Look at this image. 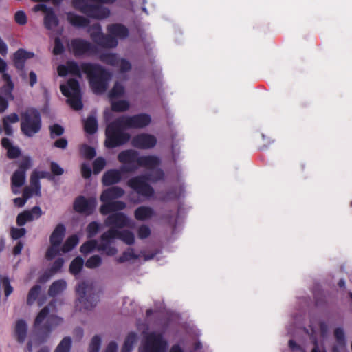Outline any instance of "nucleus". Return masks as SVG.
Segmentation results:
<instances>
[{"instance_id":"4be33fe9","label":"nucleus","mask_w":352,"mask_h":352,"mask_svg":"<svg viewBox=\"0 0 352 352\" xmlns=\"http://www.w3.org/2000/svg\"><path fill=\"white\" fill-rule=\"evenodd\" d=\"M108 32L115 38H125L129 36L128 28L121 23H113L107 26Z\"/></svg>"},{"instance_id":"f8f14e48","label":"nucleus","mask_w":352,"mask_h":352,"mask_svg":"<svg viewBox=\"0 0 352 352\" xmlns=\"http://www.w3.org/2000/svg\"><path fill=\"white\" fill-rule=\"evenodd\" d=\"M92 28L95 31L91 34V37L98 45L105 48H113L118 45L117 38L109 33V34H104L101 31L100 24H94Z\"/></svg>"},{"instance_id":"aec40b11","label":"nucleus","mask_w":352,"mask_h":352,"mask_svg":"<svg viewBox=\"0 0 352 352\" xmlns=\"http://www.w3.org/2000/svg\"><path fill=\"white\" fill-rule=\"evenodd\" d=\"M28 333V324L23 319H19L16 322L14 335L16 341L22 344L25 342Z\"/></svg>"},{"instance_id":"72a5a7b5","label":"nucleus","mask_w":352,"mask_h":352,"mask_svg":"<svg viewBox=\"0 0 352 352\" xmlns=\"http://www.w3.org/2000/svg\"><path fill=\"white\" fill-rule=\"evenodd\" d=\"M160 165V164L154 168L151 169V170H153L151 173L146 175L148 176V180L153 183L157 182L164 179V173L163 170L161 168L155 169V168L158 167Z\"/></svg>"},{"instance_id":"bb28decb","label":"nucleus","mask_w":352,"mask_h":352,"mask_svg":"<svg viewBox=\"0 0 352 352\" xmlns=\"http://www.w3.org/2000/svg\"><path fill=\"white\" fill-rule=\"evenodd\" d=\"M26 174L22 173L19 170H16L12 177H11V184H12V190L13 193L16 194L17 192L14 190V187H21L25 182Z\"/></svg>"},{"instance_id":"774afa93","label":"nucleus","mask_w":352,"mask_h":352,"mask_svg":"<svg viewBox=\"0 0 352 352\" xmlns=\"http://www.w3.org/2000/svg\"><path fill=\"white\" fill-rule=\"evenodd\" d=\"M50 168L52 173L56 176H59L63 174L64 170L61 168L56 162H52L50 164Z\"/></svg>"},{"instance_id":"9d476101","label":"nucleus","mask_w":352,"mask_h":352,"mask_svg":"<svg viewBox=\"0 0 352 352\" xmlns=\"http://www.w3.org/2000/svg\"><path fill=\"white\" fill-rule=\"evenodd\" d=\"M118 230L114 228H110L107 232L100 236L101 242L98 245V251H103L107 256H114L118 250L115 247L111 245V242L115 239L119 237Z\"/></svg>"},{"instance_id":"3c124183","label":"nucleus","mask_w":352,"mask_h":352,"mask_svg":"<svg viewBox=\"0 0 352 352\" xmlns=\"http://www.w3.org/2000/svg\"><path fill=\"white\" fill-rule=\"evenodd\" d=\"M32 159L29 156H24L19 164L17 170L26 174V171L32 166Z\"/></svg>"},{"instance_id":"de8ad7c7","label":"nucleus","mask_w":352,"mask_h":352,"mask_svg":"<svg viewBox=\"0 0 352 352\" xmlns=\"http://www.w3.org/2000/svg\"><path fill=\"white\" fill-rule=\"evenodd\" d=\"M102 264V258L99 255H94L89 257L85 262V266L89 269H94Z\"/></svg>"},{"instance_id":"ea45409f","label":"nucleus","mask_w":352,"mask_h":352,"mask_svg":"<svg viewBox=\"0 0 352 352\" xmlns=\"http://www.w3.org/2000/svg\"><path fill=\"white\" fill-rule=\"evenodd\" d=\"M30 184L32 190H34L35 194L37 195H41V184L39 182V177L37 176V171L34 170L30 176Z\"/></svg>"},{"instance_id":"a211bd4d","label":"nucleus","mask_w":352,"mask_h":352,"mask_svg":"<svg viewBox=\"0 0 352 352\" xmlns=\"http://www.w3.org/2000/svg\"><path fill=\"white\" fill-rule=\"evenodd\" d=\"M60 89L61 93L68 98L67 102L73 109L78 111L82 109L83 105L81 100V94L71 95L70 91L65 85H61Z\"/></svg>"},{"instance_id":"f03ea898","label":"nucleus","mask_w":352,"mask_h":352,"mask_svg":"<svg viewBox=\"0 0 352 352\" xmlns=\"http://www.w3.org/2000/svg\"><path fill=\"white\" fill-rule=\"evenodd\" d=\"M82 72L86 74L94 93L101 94L106 91L111 74L102 65L92 63H81Z\"/></svg>"},{"instance_id":"2eb2a0df","label":"nucleus","mask_w":352,"mask_h":352,"mask_svg":"<svg viewBox=\"0 0 352 352\" xmlns=\"http://www.w3.org/2000/svg\"><path fill=\"white\" fill-rule=\"evenodd\" d=\"M96 206V201L94 198L86 199L84 196L80 195L74 201V210L80 214L91 215L93 214Z\"/></svg>"},{"instance_id":"052dcab7","label":"nucleus","mask_w":352,"mask_h":352,"mask_svg":"<svg viewBox=\"0 0 352 352\" xmlns=\"http://www.w3.org/2000/svg\"><path fill=\"white\" fill-rule=\"evenodd\" d=\"M64 46L59 37H56L54 39V47L53 49V53L55 55H60L64 52Z\"/></svg>"},{"instance_id":"2f4dec72","label":"nucleus","mask_w":352,"mask_h":352,"mask_svg":"<svg viewBox=\"0 0 352 352\" xmlns=\"http://www.w3.org/2000/svg\"><path fill=\"white\" fill-rule=\"evenodd\" d=\"M80 153L84 158L89 160L94 159L96 155L95 148L85 144L80 146Z\"/></svg>"},{"instance_id":"f704fd0d","label":"nucleus","mask_w":352,"mask_h":352,"mask_svg":"<svg viewBox=\"0 0 352 352\" xmlns=\"http://www.w3.org/2000/svg\"><path fill=\"white\" fill-rule=\"evenodd\" d=\"M100 59L102 62L112 66H116L119 63V60L117 55L113 53L102 54L100 55Z\"/></svg>"},{"instance_id":"c85d7f7f","label":"nucleus","mask_w":352,"mask_h":352,"mask_svg":"<svg viewBox=\"0 0 352 352\" xmlns=\"http://www.w3.org/2000/svg\"><path fill=\"white\" fill-rule=\"evenodd\" d=\"M78 242L79 239L76 235L74 234L69 236L61 246V252H63V253L70 252L73 248H74L78 245Z\"/></svg>"},{"instance_id":"b1692460","label":"nucleus","mask_w":352,"mask_h":352,"mask_svg":"<svg viewBox=\"0 0 352 352\" xmlns=\"http://www.w3.org/2000/svg\"><path fill=\"white\" fill-rule=\"evenodd\" d=\"M154 215V210L149 206H139L135 209L134 212V217L138 221H144L146 219H148Z\"/></svg>"},{"instance_id":"49530a36","label":"nucleus","mask_w":352,"mask_h":352,"mask_svg":"<svg viewBox=\"0 0 352 352\" xmlns=\"http://www.w3.org/2000/svg\"><path fill=\"white\" fill-rule=\"evenodd\" d=\"M106 160L102 157H97L93 162V171L95 175L99 174L106 166Z\"/></svg>"},{"instance_id":"7c9ffc66","label":"nucleus","mask_w":352,"mask_h":352,"mask_svg":"<svg viewBox=\"0 0 352 352\" xmlns=\"http://www.w3.org/2000/svg\"><path fill=\"white\" fill-rule=\"evenodd\" d=\"M84 264V260L82 258L78 256L75 258L70 263L69 272L74 275L78 274L82 269Z\"/></svg>"},{"instance_id":"39448f33","label":"nucleus","mask_w":352,"mask_h":352,"mask_svg":"<svg viewBox=\"0 0 352 352\" xmlns=\"http://www.w3.org/2000/svg\"><path fill=\"white\" fill-rule=\"evenodd\" d=\"M124 190L119 186H113L103 190L100 197V200L103 204L100 208V212L102 215H107L113 212H118L126 208V204L122 201H113L122 197Z\"/></svg>"},{"instance_id":"8fccbe9b","label":"nucleus","mask_w":352,"mask_h":352,"mask_svg":"<svg viewBox=\"0 0 352 352\" xmlns=\"http://www.w3.org/2000/svg\"><path fill=\"white\" fill-rule=\"evenodd\" d=\"M100 229V225L96 221L89 223L87 227V234L88 238H92L96 235Z\"/></svg>"},{"instance_id":"69168bd1","label":"nucleus","mask_w":352,"mask_h":352,"mask_svg":"<svg viewBox=\"0 0 352 352\" xmlns=\"http://www.w3.org/2000/svg\"><path fill=\"white\" fill-rule=\"evenodd\" d=\"M120 71L122 73L127 72L131 69V63L125 59V58H121L120 60Z\"/></svg>"},{"instance_id":"4468645a","label":"nucleus","mask_w":352,"mask_h":352,"mask_svg":"<svg viewBox=\"0 0 352 352\" xmlns=\"http://www.w3.org/2000/svg\"><path fill=\"white\" fill-rule=\"evenodd\" d=\"M71 48L74 55L80 56L85 54H92L96 52V47L88 41L77 38L71 41Z\"/></svg>"},{"instance_id":"37998d69","label":"nucleus","mask_w":352,"mask_h":352,"mask_svg":"<svg viewBox=\"0 0 352 352\" xmlns=\"http://www.w3.org/2000/svg\"><path fill=\"white\" fill-rule=\"evenodd\" d=\"M71 92V95L81 94L79 82L75 78H70L67 80V85Z\"/></svg>"},{"instance_id":"c756f323","label":"nucleus","mask_w":352,"mask_h":352,"mask_svg":"<svg viewBox=\"0 0 352 352\" xmlns=\"http://www.w3.org/2000/svg\"><path fill=\"white\" fill-rule=\"evenodd\" d=\"M63 264H64L63 258H58L57 259H56L49 270L50 274H47V273H46L45 275H43L42 277H41V280L42 281H45L46 280H47V278L52 274H54L59 272L61 270V268L63 267Z\"/></svg>"},{"instance_id":"7ed1b4c3","label":"nucleus","mask_w":352,"mask_h":352,"mask_svg":"<svg viewBox=\"0 0 352 352\" xmlns=\"http://www.w3.org/2000/svg\"><path fill=\"white\" fill-rule=\"evenodd\" d=\"M51 303L44 307L37 314L34 322V329L39 343L49 338L52 330L60 324L63 319L56 315H50Z\"/></svg>"},{"instance_id":"c03bdc74","label":"nucleus","mask_w":352,"mask_h":352,"mask_svg":"<svg viewBox=\"0 0 352 352\" xmlns=\"http://www.w3.org/2000/svg\"><path fill=\"white\" fill-rule=\"evenodd\" d=\"M138 256L134 253L133 248H129L124 251L122 254L118 258L117 261L118 263H124L133 259H137Z\"/></svg>"},{"instance_id":"4c0bfd02","label":"nucleus","mask_w":352,"mask_h":352,"mask_svg":"<svg viewBox=\"0 0 352 352\" xmlns=\"http://www.w3.org/2000/svg\"><path fill=\"white\" fill-rule=\"evenodd\" d=\"M129 102L127 100H118L111 103V109L115 112H124L129 109Z\"/></svg>"},{"instance_id":"13d9d810","label":"nucleus","mask_w":352,"mask_h":352,"mask_svg":"<svg viewBox=\"0 0 352 352\" xmlns=\"http://www.w3.org/2000/svg\"><path fill=\"white\" fill-rule=\"evenodd\" d=\"M25 234L26 230L23 228H12L10 230V235L14 240L19 239L20 238L24 236Z\"/></svg>"},{"instance_id":"0eeeda50","label":"nucleus","mask_w":352,"mask_h":352,"mask_svg":"<svg viewBox=\"0 0 352 352\" xmlns=\"http://www.w3.org/2000/svg\"><path fill=\"white\" fill-rule=\"evenodd\" d=\"M21 131L22 133L32 138L38 133L42 126L41 116L35 108H28L21 114Z\"/></svg>"},{"instance_id":"338daca9","label":"nucleus","mask_w":352,"mask_h":352,"mask_svg":"<svg viewBox=\"0 0 352 352\" xmlns=\"http://www.w3.org/2000/svg\"><path fill=\"white\" fill-rule=\"evenodd\" d=\"M137 340V334L134 332L129 333L124 340V344H127L128 346L131 347H133V344Z\"/></svg>"},{"instance_id":"680f3d73","label":"nucleus","mask_w":352,"mask_h":352,"mask_svg":"<svg viewBox=\"0 0 352 352\" xmlns=\"http://www.w3.org/2000/svg\"><path fill=\"white\" fill-rule=\"evenodd\" d=\"M21 154V149L18 146H12L7 151V157L10 160L19 157Z\"/></svg>"},{"instance_id":"a18cd8bd","label":"nucleus","mask_w":352,"mask_h":352,"mask_svg":"<svg viewBox=\"0 0 352 352\" xmlns=\"http://www.w3.org/2000/svg\"><path fill=\"white\" fill-rule=\"evenodd\" d=\"M60 245H54L53 243H50V246L47 248L45 253V258L48 261L52 260L56 256L60 254Z\"/></svg>"},{"instance_id":"6e6d98bb","label":"nucleus","mask_w":352,"mask_h":352,"mask_svg":"<svg viewBox=\"0 0 352 352\" xmlns=\"http://www.w3.org/2000/svg\"><path fill=\"white\" fill-rule=\"evenodd\" d=\"M288 345L293 352H306L304 344L301 342L298 343L293 339L289 340Z\"/></svg>"},{"instance_id":"a19ab883","label":"nucleus","mask_w":352,"mask_h":352,"mask_svg":"<svg viewBox=\"0 0 352 352\" xmlns=\"http://www.w3.org/2000/svg\"><path fill=\"white\" fill-rule=\"evenodd\" d=\"M34 219V217H32L30 212L25 210L23 212L19 213L16 217V224L19 226H24L28 221H31Z\"/></svg>"},{"instance_id":"cd10ccee","label":"nucleus","mask_w":352,"mask_h":352,"mask_svg":"<svg viewBox=\"0 0 352 352\" xmlns=\"http://www.w3.org/2000/svg\"><path fill=\"white\" fill-rule=\"evenodd\" d=\"M98 121L96 118L90 116L85 121L84 130L87 133L93 135L96 133L98 130Z\"/></svg>"},{"instance_id":"5701e85b","label":"nucleus","mask_w":352,"mask_h":352,"mask_svg":"<svg viewBox=\"0 0 352 352\" xmlns=\"http://www.w3.org/2000/svg\"><path fill=\"white\" fill-rule=\"evenodd\" d=\"M66 233V228L63 223H58L50 236V243L60 245Z\"/></svg>"},{"instance_id":"09e8293b","label":"nucleus","mask_w":352,"mask_h":352,"mask_svg":"<svg viewBox=\"0 0 352 352\" xmlns=\"http://www.w3.org/2000/svg\"><path fill=\"white\" fill-rule=\"evenodd\" d=\"M124 86L121 83L116 82L109 92V96L111 98H118L122 96L124 94Z\"/></svg>"},{"instance_id":"bf43d9fd","label":"nucleus","mask_w":352,"mask_h":352,"mask_svg":"<svg viewBox=\"0 0 352 352\" xmlns=\"http://www.w3.org/2000/svg\"><path fill=\"white\" fill-rule=\"evenodd\" d=\"M151 235V230L148 226L142 225L138 230V236L140 239L148 238Z\"/></svg>"},{"instance_id":"423d86ee","label":"nucleus","mask_w":352,"mask_h":352,"mask_svg":"<svg viewBox=\"0 0 352 352\" xmlns=\"http://www.w3.org/2000/svg\"><path fill=\"white\" fill-rule=\"evenodd\" d=\"M124 129L126 128L118 118L109 123L105 131V146L108 148H114L126 144L129 141L131 135L124 132Z\"/></svg>"},{"instance_id":"9b49d317","label":"nucleus","mask_w":352,"mask_h":352,"mask_svg":"<svg viewBox=\"0 0 352 352\" xmlns=\"http://www.w3.org/2000/svg\"><path fill=\"white\" fill-rule=\"evenodd\" d=\"M118 119L126 129H142L151 122V116L146 113H139L132 116H122Z\"/></svg>"},{"instance_id":"58836bf2","label":"nucleus","mask_w":352,"mask_h":352,"mask_svg":"<svg viewBox=\"0 0 352 352\" xmlns=\"http://www.w3.org/2000/svg\"><path fill=\"white\" fill-rule=\"evenodd\" d=\"M118 239L127 245H133L135 242V236L133 233L127 230L119 231Z\"/></svg>"},{"instance_id":"393cba45","label":"nucleus","mask_w":352,"mask_h":352,"mask_svg":"<svg viewBox=\"0 0 352 352\" xmlns=\"http://www.w3.org/2000/svg\"><path fill=\"white\" fill-rule=\"evenodd\" d=\"M59 21L53 8L45 14L44 16V25L47 30H52L58 25Z\"/></svg>"},{"instance_id":"c9c22d12","label":"nucleus","mask_w":352,"mask_h":352,"mask_svg":"<svg viewBox=\"0 0 352 352\" xmlns=\"http://www.w3.org/2000/svg\"><path fill=\"white\" fill-rule=\"evenodd\" d=\"M98 243L96 240H89L84 243L80 248V251L83 254H87L91 252L95 249L98 250Z\"/></svg>"},{"instance_id":"6e6552de","label":"nucleus","mask_w":352,"mask_h":352,"mask_svg":"<svg viewBox=\"0 0 352 352\" xmlns=\"http://www.w3.org/2000/svg\"><path fill=\"white\" fill-rule=\"evenodd\" d=\"M78 301L81 305L80 309L90 310L93 309L99 300V292H96L92 285L82 281L76 287Z\"/></svg>"},{"instance_id":"ddd939ff","label":"nucleus","mask_w":352,"mask_h":352,"mask_svg":"<svg viewBox=\"0 0 352 352\" xmlns=\"http://www.w3.org/2000/svg\"><path fill=\"white\" fill-rule=\"evenodd\" d=\"M166 346L167 342L162 333L151 332L146 338L144 351L145 352H165Z\"/></svg>"},{"instance_id":"f257e3e1","label":"nucleus","mask_w":352,"mask_h":352,"mask_svg":"<svg viewBox=\"0 0 352 352\" xmlns=\"http://www.w3.org/2000/svg\"><path fill=\"white\" fill-rule=\"evenodd\" d=\"M118 160L122 166L120 170H107L102 178L104 186H109L119 183L122 179V173L135 172L140 167L153 169L161 164L160 159L155 155L140 156L139 153L133 149H126L118 155Z\"/></svg>"},{"instance_id":"6ab92c4d","label":"nucleus","mask_w":352,"mask_h":352,"mask_svg":"<svg viewBox=\"0 0 352 352\" xmlns=\"http://www.w3.org/2000/svg\"><path fill=\"white\" fill-rule=\"evenodd\" d=\"M33 52H27L23 48L19 49L14 53V65L19 71H23L26 60L34 57Z\"/></svg>"},{"instance_id":"a878e982","label":"nucleus","mask_w":352,"mask_h":352,"mask_svg":"<svg viewBox=\"0 0 352 352\" xmlns=\"http://www.w3.org/2000/svg\"><path fill=\"white\" fill-rule=\"evenodd\" d=\"M67 287L66 282L63 280H55L50 287L48 289V294L51 297H55L58 294L63 292Z\"/></svg>"},{"instance_id":"e433bc0d","label":"nucleus","mask_w":352,"mask_h":352,"mask_svg":"<svg viewBox=\"0 0 352 352\" xmlns=\"http://www.w3.org/2000/svg\"><path fill=\"white\" fill-rule=\"evenodd\" d=\"M72 347L70 337H65L58 344L54 352H69Z\"/></svg>"},{"instance_id":"e2e57ef3","label":"nucleus","mask_w":352,"mask_h":352,"mask_svg":"<svg viewBox=\"0 0 352 352\" xmlns=\"http://www.w3.org/2000/svg\"><path fill=\"white\" fill-rule=\"evenodd\" d=\"M334 336L338 344H343L345 343L344 332L342 328H336L334 330Z\"/></svg>"},{"instance_id":"f3484780","label":"nucleus","mask_w":352,"mask_h":352,"mask_svg":"<svg viewBox=\"0 0 352 352\" xmlns=\"http://www.w3.org/2000/svg\"><path fill=\"white\" fill-rule=\"evenodd\" d=\"M104 220V225L116 229H121L129 225V218L122 212H113Z\"/></svg>"},{"instance_id":"473e14b6","label":"nucleus","mask_w":352,"mask_h":352,"mask_svg":"<svg viewBox=\"0 0 352 352\" xmlns=\"http://www.w3.org/2000/svg\"><path fill=\"white\" fill-rule=\"evenodd\" d=\"M41 291V287L38 285L33 286L28 292L27 296V304L32 305L38 297Z\"/></svg>"},{"instance_id":"1a4fd4ad","label":"nucleus","mask_w":352,"mask_h":352,"mask_svg":"<svg viewBox=\"0 0 352 352\" xmlns=\"http://www.w3.org/2000/svg\"><path fill=\"white\" fill-rule=\"evenodd\" d=\"M148 182H150L148 176L138 175L129 179L127 185L139 195L150 198L154 195L155 190Z\"/></svg>"},{"instance_id":"0e129e2a","label":"nucleus","mask_w":352,"mask_h":352,"mask_svg":"<svg viewBox=\"0 0 352 352\" xmlns=\"http://www.w3.org/2000/svg\"><path fill=\"white\" fill-rule=\"evenodd\" d=\"M1 283L4 287L5 296L7 298L12 293L13 287L11 286L9 278L7 277L3 278L1 279Z\"/></svg>"},{"instance_id":"603ef678","label":"nucleus","mask_w":352,"mask_h":352,"mask_svg":"<svg viewBox=\"0 0 352 352\" xmlns=\"http://www.w3.org/2000/svg\"><path fill=\"white\" fill-rule=\"evenodd\" d=\"M50 138L54 139L55 137L61 136L64 133V128L58 124H54L49 128Z\"/></svg>"},{"instance_id":"20e7f679","label":"nucleus","mask_w":352,"mask_h":352,"mask_svg":"<svg viewBox=\"0 0 352 352\" xmlns=\"http://www.w3.org/2000/svg\"><path fill=\"white\" fill-rule=\"evenodd\" d=\"M116 0H72V7L95 19H104L110 15V10L102 6V3L113 4Z\"/></svg>"},{"instance_id":"4d7b16f0","label":"nucleus","mask_w":352,"mask_h":352,"mask_svg":"<svg viewBox=\"0 0 352 352\" xmlns=\"http://www.w3.org/2000/svg\"><path fill=\"white\" fill-rule=\"evenodd\" d=\"M14 21L20 25H25L28 22V18L25 12L23 10L16 12L14 14Z\"/></svg>"},{"instance_id":"dca6fc26","label":"nucleus","mask_w":352,"mask_h":352,"mask_svg":"<svg viewBox=\"0 0 352 352\" xmlns=\"http://www.w3.org/2000/svg\"><path fill=\"white\" fill-rule=\"evenodd\" d=\"M156 144V138L148 133L138 134L131 140V145L139 149H150L153 148Z\"/></svg>"},{"instance_id":"5fc2aeb1","label":"nucleus","mask_w":352,"mask_h":352,"mask_svg":"<svg viewBox=\"0 0 352 352\" xmlns=\"http://www.w3.org/2000/svg\"><path fill=\"white\" fill-rule=\"evenodd\" d=\"M14 84L3 85L0 89V96H3L10 100H13L14 96L12 94Z\"/></svg>"},{"instance_id":"864d4df0","label":"nucleus","mask_w":352,"mask_h":352,"mask_svg":"<svg viewBox=\"0 0 352 352\" xmlns=\"http://www.w3.org/2000/svg\"><path fill=\"white\" fill-rule=\"evenodd\" d=\"M101 344V338L99 336H94L90 342L89 352H99Z\"/></svg>"},{"instance_id":"79ce46f5","label":"nucleus","mask_w":352,"mask_h":352,"mask_svg":"<svg viewBox=\"0 0 352 352\" xmlns=\"http://www.w3.org/2000/svg\"><path fill=\"white\" fill-rule=\"evenodd\" d=\"M67 65L68 67L69 74L79 78L81 77V65L79 66L78 64L74 60H68L67 62Z\"/></svg>"},{"instance_id":"412c9836","label":"nucleus","mask_w":352,"mask_h":352,"mask_svg":"<svg viewBox=\"0 0 352 352\" xmlns=\"http://www.w3.org/2000/svg\"><path fill=\"white\" fill-rule=\"evenodd\" d=\"M67 19L68 22L74 27L76 28H87L90 24V21L89 19L75 14L72 12H69L67 13Z\"/></svg>"}]
</instances>
